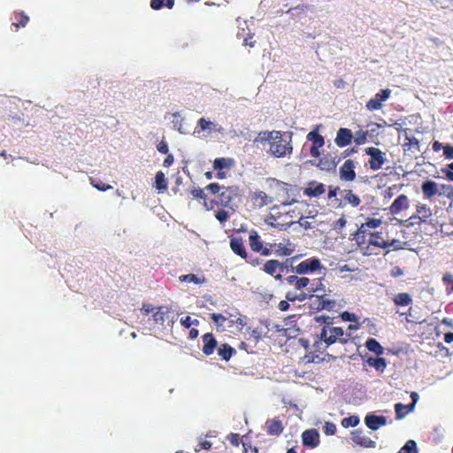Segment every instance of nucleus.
Returning a JSON list of instances; mask_svg holds the SVG:
<instances>
[{
	"mask_svg": "<svg viewBox=\"0 0 453 453\" xmlns=\"http://www.w3.org/2000/svg\"><path fill=\"white\" fill-rule=\"evenodd\" d=\"M229 246L231 250L240 257L247 260L248 252L244 245V240L242 237L235 234L230 237Z\"/></svg>",
	"mask_w": 453,
	"mask_h": 453,
	"instance_id": "nucleus-12",
	"label": "nucleus"
},
{
	"mask_svg": "<svg viewBox=\"0 0 453 453\" xmlns=\"http://www.w3.org/2000/svg\"><path fill=\"white\" fill-rule=\"evenodd\" d=\"M395 189H396V187L395 185L386 188L383 192L384 198H386V199L392 198L395 194Z\"/></svg>",
	"mask_w": 453,
	"mask_h": 453,
	"instance_id": "nucleus-64",
	"label": "nucleus"
},
{
	"mask_svg": "<svg viewBox=\"0 0 453 453\" xmlns=\"http://www.w3.org/2000/svg\"><path fill=\"white\" fill-rule=\"evenodd\" d=\"M224 187L219 186L218 183H211L205 187V189L211 194H219Z\"/></svg>",
	"mask_w": 453,
	"mask_h": 453,
	"instance_id": "nucleus-59",
	"label": "nucleus"
},
{
	"mask_svg": "<svg viewBox=\"0 0 453 453\" xmlns=\"http://www.w3.org/2000/svg\"><path fill=\"white\" fill-rule=\"evenodd\" d=\"M353 140L352 131L346 127L338 129L336 137L334 139L335 144L340 148H344L351 143Z\"/></svg>",
	"mask_w": 453,
	"mask_h": 453,
	"instance_id": "nucleus-17",
	"label": "nucleus"
},
{
	"mask_svg": "<svg viewBox=\"0 0 453 453\" xmlns=\"http://www.w3.org/2000/svg\"><path fill=\"white\" fill-rule=\"evenodd\" d=\"M215 217L220 223H224L228 220L229 213L226 210L220 209L216 211Z\"/></svg>",
	"mask_w": 453,
	"mask_h": 453,
	"instance_id": "nucleus-53",
	"label": "nucleus"
},
{
	"mask_svg": "<svg viewBox=\"0 0 453 453\" xmlns=\"http://www.w3.org/2000/svg\"><path fill=\"white\" fill-rule=\"evenodd\" d=\"M356 164L352 159H347L339 169L340 179L343 181L351 182L356 179Z\"/></svg>",
	"mask_w": 453,
	"mask_h": 453,
	"instance_id": "nucleus-11",
	"label": "nucleus"
},
{
	"mask_svg": "<svg viewBox=\"0 0 453 453\" xmlns=\"http://www.w3.org/2000/svg\"><path fill=\"white\" fill-rule=\"evenodd\" d=\"M197 127H199V129L196 130L197 133L208 131L209 134L211 132L220 131L221 129L217 123L206 119L205 118L199 119Z\"/></svg>",
	"mask_w": 453,
	"mask_h": 453,
	"instance_id": "nucleus-30",
	"label": "nucleus"
},
{
	"mask_svg": "<svg viewBox=\"0 0 453 453\" xmlns=\"http://www.w3.org/2000/svg\"><path fill=\"white\" fill-rule=\"evenodd\" d=\"M421 190L424 196L426 199H431L439 192L438 185L435 181L427 180L424 181L421 185Z\"/></svg>",
	"mask_w": 453,
	"mask_h": 453,
	"instance_id": "nucleus-29",
	"label": "nucleus"
},
{
	"mask_svg": "<svg viewBox=\"0 0 453 453\" xmlns=\"http://www.w3.org/2000/svg\"><path fill=\"white\" fill-rule=\"evenodd\" d=\"M442 282L447 286V292H453V275L450 273H446L442 276Z\"/></svg>",
	"mask_w": 453,
	"mask_h": 453,
	"instance_id": "nucleus-50",
	"label": "nucleus"
},
{
	"mask_svg": "<svg viewBox=\"0 0 453 453\" xmlns=\"http://www.w3.org/2000/svg\"><path fill=\"white\" fill-rule=\"evenodd\" d=\"M226 316V322H228V326H232L233 325H236L239 330H242L246 325V318L242 316L237 310L234 312H231L229 311H225L224 314Z\"/></svg>",
	"mask_w": 453,
	"mask_h": 453,
	"instance_id": "nucleus-20",
	"label": "nucleus"
},
{
	"mask_svg": "<svg viewBox=\"0 0 453 453\" xmlns=\"http://www.w3.org/2000/svg\"><path fill=\"white\" fill-rule=\"evenodd\" d=\"M307 140L312 142L310 149V154L313 157H319L320 155L319 149L325 144L324 137L319 134L318 128L313 129L307 134Z\"/></svg>",
	"mask_w": 453,
	"mask_h": 453,
	"instance_id": "nucleus-9",
	"label": "nucleus"
},
{
	"mask_svg": "<svg viewBox=\"0 0 453 453\" xmlns=\"http://www.w3.org/2000/svg\"><path fill=\"white\" fill-rule=\"evenodd\" d=\"M341 318L342 319V320L349 321V322H353V321H357V317L356 316V314L350 313L349 311L342 312L341 314Z\"/></svg>",
	"mask_w": 453,
	"mask_h": 453,
	"instance_id": "nucleus-62",
	"label": "nucleus"
},
{
	"mask_svg": "<svg viewBox=\"0 0 453 453\" xmlns=\"http://www.w3.org/2000/svg\"><path fill=\"white\" fill-rule=\"evenodd\" d=\"M351 440L355 444L364 448H374L376 442L366 436L362 430L357 429L351 433Z\"/></svg>",
	"mask_w": 453,
	"mask_h": 453,
	"instance_id": "nucleus-16",
	"label": "nucleus"
},
{
	"mask_svg": "<svg viewBox=\"0 0 453 453\" xmlns=\"http://www.w3.org/2000/svg\"><path fill=\"white\" fill-rule=\"evenodd\" d=\"M308 295L304 292L300 293L299 295H295L292 292H288L286 294V299L290 302H295L296 300L298 301H303L307 298Z\"/></svg>",
	"mask_w": 453,
	"mask_h": 453,
	"instance_id": "nucleus-51",
	"label": "nucleus"
},
{
	"mask_svg": "<svg viewBox=\"0 0 453 453\" xmlns=\"http://www.w3.org/2000/svg\"><path fill=\"white\" fill-rule=\"evenodd\" d=\"M249 245L253 252L259 253L261 256L268 257L273 254V250L264 246L261 236L254 229L249 233Z\"/></svg>",
	"mask_w": 453,
	"mask_h": 453,
	"instance_id": "nucleus-4",
	"label": "nucleus"
},
{
	"mask_svg": "<svg viewBox=\"0 0 453 453\" xmlns=\"http://www.w3.org/2000/svg\"><path fill=\"white\" fill-rule=\"evenodd\" d=\"M269 246V249L273 250V254L277 257H289L296 251L295 244L288 239L284 242L271 243Z\"/></svg>",
	"mask_w": 453,
	"mask_h": 453,
	"instance_id": "nucleus-10",
	"label": "nucleus"
},
{
	"mask_svg": "<svg viewBox=\"0 0 453 453\" xmlns=\"http://www.w3.org/2000/svg\"><path fill=\"white\" fill-rule=\"evenodd\" d=\"M311 280L307 277H299L296 283L295 284V288L296 289H303L308 288L310 285Z\"/></svg>",
	"mask_w": 453,
	"mask_h": 453,
	"instance_id": "nucleus-52",
	"label": "nucleus"
},
{
	"mask_svg": "<svg viewBox=\"0 0 453 453\" xmlns=\"http://www.w3.org/2000/svg\"><path fill=\"white\" fill-rule=\"evenodd\" d=\"M265 428L268 434L278 436L283 432L284 426L280 418H273L265 422Z\"/></svg>",
	"mask_w": 453,
	"mask_h": 453,
	"instance_id": "nucleus-27",
	"label": "nucleus"
},
{
	"mask_svg": "<svg viewBox=\"0 0 453 453\" xmlns=\"http://www.w3.org/2000/svg\"><path fill=\"white\" fill-rule=\"evenodd\" d=\"M152 320L155 324L158 325H163L165 321L173 324L174 311L170 306L161 305L157 307V311L153 313Z\"/></svg>",
	"mask_w": 453,
	"mask_h": 453,
	"instance_id": "nucleus-7",
	"label": "nucleus"
},
{
	"mask_svg": "<svg viewBox=\"0 0 453 453\" xmlns=\"http://www.w3.org/2000/svg\"><path fill=\"white\" fill-rule=\"evenodd\" d=\"M365 347L371 352H373L377 356H380L383 353V348L380 343L374 338H369L365 342Z\"/></svg>",
	"mask_w": 453,
	"mask_h": 453,
	"instance_id": "nucleus-37",
	"label": "nucleus"
},
{
	"mask_svg": "<svg viewBox=\"0 0 453 453\" xmlns=\"http://www.w3.org/2000/svg\"><path fill=\"white\" fill-rule=\"evenodd\" d=\"M367 363L378 371H383L387 366V362L384 357H370Z\"/></svg>",
	"mask_w": 453,
	"mask_h": 453,
	"instance_id": "nucleus-38",
	"label": "nucleus"
},
{
	"mask_svg": "<svg viewBox=\"0 0 453 453\" xmlns=\"http://www.w3.org/2000/svg\"><path fill=\"white\" fill-rule=\"evenodd\" d=\"M300 257V256H295V257H292L290 258H287L285 261L283 262H280V273H288L289 271V268L292 269L293 266V263L294 261H296V259H298Z\"/></svg>",
	"mask_w": 453,
	"mask_h": 453,
	"instance_id": "nucleus-43",
	"label": "nucleus"
},
{
	"mask_svg": "<svg viewBox=\"0 0 453 453\" xmlns=\"http://www.w3.org/2000/svg\"><path fill=\"white\" fill-rule=\"evenodd\" d=\"M409 205V197L402 194L396 197L388 209L392 215H398L402 211L408 209Z\"/></svg>",
	"mask_w": 453,
	"mask_h": 453,
	"instance_id": "nucleus-18",
	"label": "nucleus"
},
{
	"mask_svg": "<svg viewBox=\"0 0 453 453\" xmlns=\"http://www.w3.org/2000/svg\"><path fill=\"white\" fill-rule=\"evenodd\" d=\"M369 235V248L371 250H386L388 245V241L383 239L382 233L376 231L371 232L368 234Z\"/></svg>",
	"mask_w": 453,
	"mask_h": 453,
	"instance_id": "nucleus-13",
	"label": "nucleus"
},
{
	"mask_svg": "<svg viewBox=\"0 0 453 453\" xmlns=\"http://www.w3.org/2000/svg\"><path fill=\"white\" fill-rule=\"evenodd\" d=\"M91 184L94 188L100 191H106L112 188V186L105 184L104 182H96L95 180H91Z\"/></svg>",
	"mask_w": 453,
	"mask_h": 453,
	"instance_id": "nucleus-60",
	"label": "nucleus"
},
{
	"mask_svg": "<svg viewBox=\"0 0 453 453\" xmlns=\"http://www.w3.org/2000/svg\"><path fill=\"white\" fill-rule=\"evenodd\" d=\"M350 338L349 334H345L344 330L340 326H325L320 332V339L329 346L335 342L346 344Z\"/></svg>",
	"mask_w": 453,
	"mask_h": 453,
	"instance_id": "nucleus-2",
	"label": "nucleus"
},
{
	"mask_svg": "<svg viewBox=\"0 0 453 453\" xmlns=\"http://www.w3.org/2000/svg\"><path fill=\"white\" fill-rule=\"evenodd\" d=\"M398 453H418L416 441L413 440L407 441Z\"/></svg>",
	"mask_w": 453,
	"mask_h": 453,
	"instance_id": "nucleus-44",
	"label": "nucleus"
},
{
	"mask_svg": "<svg viewBox=\"0 0 453 453\" xmlns=\"http://www.w3.org/2000/svg\"><path fill=\"white\" fill-rule=\"evenodd\" d=\"M174 5V0H151L150 7L153 10H160L163 6L172 9Z\"/></svg>",
	"mask_w": 453,
	"mask_h": 453,
	"instance_id": "nucleus-40",
	"label": "nucleus"
},
{
	"mask_svg": "<svg viewBox=\"0 0 453 453\" xmlns=\"http://www.w3.org/2000/svg\"><path fill=\"white\" fill-rule=\"evenodd\" d=\"M210 318L216 326L218 329L224 330L225 329V322L226 316L221 314V313H211Z\"/></svg>",
	"mask_w": 453,
	"mask_h": 453,
	"instance_id": "nucleus-39",
	"label": "nucleus"
},
{
	"mask_svg": "<svg viewBox=\"0 0 453 453\" xmlns=\"http://www.w3.org/2000/svg\"><path fill=\"white\" fill-rule=\"evenodd\" d=\"M323 268L321 261L318 257H311L292 267V272L299 275H306Z\"/></svg>",
	"mask_w": 453,
	"mask_h": 453,
	"instance_id": "nucleus-3",
	"label": "nucleus"
},
{
	"mask_svg": "<svg viewBox=\"0 0 453 453\" xmlns=\"http://www.w3.org/2000/svg\"><path fill=\"white\" fill-rule=\"evenodd\" d=\"M393 302L396 306H407L411 304L412 298L408 293H399L393 297Z\"/></svg>",
	"mask_w": 453,
	"mask_h": 453,
	"instance_id": "nucleus-36",
	"label": "nucleus"
},
{
	"mask_svg": "<svg viewBox=\"0 0 453 453\" xmlns=\"http://www.w3.org/2000/svg\"><path fill=\"white\" fill-rule=\"evenodd\" d=\"M261 142H269V151L275 157H284L293 151L292 133L280 131H265L259 133Z\"/></svg>",
	"mask_w": 453,
	"mask_h": 453,
	"instance_id": "nucleus-1",
	"label": "nucleus"
},
{
	"mask_svg": "<svg viewBox=\"0 0 453 453\" xmlns=\"http://www.w3.org/2000/svg\"><path fill=\"white\" fill-rule=\"evenodd\" d=\"M319 298V310H332L335 306V301L325 299V297H318Z\"/></svg>",
	"mask_w": 453,
	"mask_h": 453,
	"instance_id": "nucleus-45",
	"label": "nucleus"
},
{
	"mask_svg": "<svg viewBox=\"0 0 453 453\" xmlns=\"http://www.w3.org/2000/svg\"><path fill=\"white\" fill-rule=\"evenodd\" d=\"M238 197L237 190L232 187H224L219 194L217 200L214 201L216 204L223 207H229L233 209L234 202Z\"/></svg>",
	"mask_w": 453,
	"mask_h": 453,
	"instance_id": "nucleus-5",
	"label": "nucleus"
},
{
	"mask_svg": "<svg viewBox=\"0 0 453 453\" xmlns=\"http://www.w3.org/2000/svg\"><path fill=\"white\" fill-rule=\"evenodd\" d=\"M341 158L336 160V157H332L331 155H326L319 160L318 167L323 171H331L334 170L340 162Z\"/></svg>",
	"mask_w": 453,
	"mask_h": 453,
	"instance_id": "nucleus-28",
	"label": "nucleus"
},
{
	"mask_svg": "<svg viewBox=\"0 0 453 453\" xmlns=\"http://www.w3.org/2000/svg\"><path fill=\"white\" fill-rule=\"evenodd\" d=\"M173 124L174 128H176L180 134H184L185 131L182 128V123L184 121V118H182L179 112L173 113Z\"/></svg>",
	"mask_w": 453,
	"mask_h": 453,
	"instance_id": "nucleus-48",
	"label": "nucleus"
},
{
	"mask_svg": "<svg viewBox=\"0 0 453 453\" xmlns=\"http://www.w3.org/2000/svg\"><path fill=\"white\" fill-rule=\"evenodd\" d=\"M280 261L277 259H271L266 261L264 264L263 271L273 276L276 280H282V274L280 273H276L277 271H280Z\"/></svg>",
	"mask_w": 453,
	"mask_h": 453,
	"instance_id": "nucleus-25",
	"label": "nucleus"
},
{
	"mask_svg": "<svg viewBox=\"0 0 453 453\" xmlns=\"http://www.w3.org/2000/svg\"><path fill=\"white\" fill-rule=\"evenodd\" d=\"M190 193L194 198L205 200L207 197L206 194L204 193V189L200 188H194Z\"/></svg>",
	"mask_w": 453,
	"mask_h": 453,
	"instance_id": "nucleus-55",
	"label": "nucleus"
},
{
	"mask_svg": "<svg viewBox=\"0 0 453 453\" xmlns=\"http://www.w3.org/2000/svg\"><path fill=\"white\" fill-rule=\"evenodd\" d=\"M342 199L346 203L350 204L352 207H358L360 205V197L354 194L351 189H345L342 191Z\"/></svg>",
	"mask_w": 453,
	"mask_h": 453,
	"instance_id": "nucleus-33",
	"label": "nucleus"
},
{
	"mask_svg": "<svg viewBox=\"0 0 453 453\" xmlns=\"http://www.w3.org/2000/svg\"><path fill=\"white\" fill-rule=\"evenodd\" d=\"M368 132L358 130L355 133V136H353L354 142L357 145L364 144L367 140Z\"/></svg>",
	"mask_w": 453,
	"mask_h": 453,
	"instance_id": "nucleus-49",
	"label": "nucleus"
},
{
	"mask_svg": "<svg viewBox=\"0 0 453 453\" xmlns=\"http://www.w3.org/2000/svg\"><path fill=\"white\" fill-rule=\"evenodd\" d=\"M324 433L326 435H334L336 433V426L332 422H326L324 426Z\"/></svg>",
	"mask_w": 453,
	"mask_h": 453,
	"instance_id": "nucleus-57",
	"label": "nucleus"
},
{
	"mask_svg": "<svg viewBox=\"0 0 453 453\" xmlns=\"http://www.w3.org/2000/svg\"><path fill=\"white\" fill-rule=\"evenodd\" d=\"M323 278H319L313 280L311 287L309 288L308 296L325 297L326 296V286L323 283Z\"/></svg>",
	"mask_w": 453,
	"mask_h": 453,
	"instance_id": "nucleus-24",
	"label": "nucleus"
},
{
	"mask_svg": "<svg viewBox=\"0 0 453 453\" xmlns=\"http://www.w3.org/2000/svg\"><path fill=\"white\" fill-rule=\"evenodd\" d=\"M353 240L356 242L360 252L366 257L379 255V250H371L369 248V238L366 239V235H356L353 234Z\"/></svg>",
	"mask_w": 453,
	"mask_h": 453,
	"instance_id": "nucleus-15",
	"label": "nucleus"
},
{
	"mask_svg": "<svg viewBox=\"0 0 453 453\" xmlns=\"http://www.w3.org/2000/svg\"><path fill=\"white\" fill-rule=\"evenodd\" d=\"M390 96L391 90L389 88L381 89L374 96V97L371 98L366 103V109L370 111L380 110L383 106V103L386 102Z\"/></svg>",
	"mask_w": 453,
	"mask_h": 453,
	"instance_id": "nucleus-8",
	"label": "nucleus"
},
{
	"mask_svg": "<svg viewBox=\"0 0 453 453\" xmlns=\"http://www.w3.org/2000/svg\"><path fill=\"white\" fill-rule=\"evenodd\" d=\"M365 226L369 228H377L382 224V220L380 219H370L368 218L365 222Z\"/></svg>",
	"mask_w": 453,
	"mask_h": 453,
	"instance_id": "nucleus-54",
	"label": "nucleus"
},
{
	"mask_svg": "<svg viewBox=\"0 0 453 453\" xmlns=\"http://www.w3.org/2000/svg\"><path fill=\"white\" fill-rule=\"evenodd\" d=\"M211 442L207 441V440H202L199 441V443L197 444V446L196 447L195 450L196 452L202 450V449H205V450H209L211 449Z\"/></svg>",
	"mask_w": 453,
	"mask_h": 453,
	"instance_id": "nucleus-56",
	"label": "nucleus"
},
{
	"mask_svg": "<svg viewBox=\"0 0 453 453\" xmlns=\"http://www.w3.org/2000/svg\"><path fill=\"white\" fill-rule=\"evenodd\" d=\"M235 352V349L227 343L221 344L218 348L219 356L225 361H228Z\"/></svg>",
	"mask_w": 453,
	"mask_h": 453,
	"instance_id": "nucleus-34",
	"label": "nucleus"
},
{
	"mask_svg": "<svg viewBox=\"0 0 453 453\" xmlns=\"http://www.w3.org/2000/svg\"><path fill=\"white\" fill-rule=\"evenodd\" d=\"M12 26L16 30L25 27L29 21V17L24 12H14L12 14Z\"/></svg>",
	"mask_w": 453,
	"mask_h": 453,
	"instance_id": "nucleus-31",
	"label": "nucleus"
},
{
	"mask_svg": "<svg viewBox=\"0 0 453 453\" xmlns=\"http://www.w3.org/2000/svg\"><path fill=\"white\" fill-rule=\"evenodd\" d=\"M414 408V403H411L408 405H404L401 403H398L395 405V418L402 419L407 413L411 411Z\"/></svg>",
	"mask_w": 453,
	"mask_h": 453,
	"instance_id": "nucleus-35",
	"label": "nucleus"
},
{
	"mask_svg": "<svg viewBox=\"0 0 453 453\" xmlns=\"http://www.w3.org/2000/svg\"><path fill=\"white\" fill-rule=\"evenodd\" d=\"M346 219L344 216H342L340 219L335 220L333 224L334 229L337 231H341L346 226Z\"/></svg>",
	"mask_w": 453,
	"mask_h": 453,
	"instance_id": "nucleus-58",
	"label": "nucleus"
},
{
	"mask_svg": "<svg viewBox=\"0 0 453 453\" xmlns=\"http://www.w3.org/2000/svg\"><path fill=\"white\" fill-rule=\"evenodd\" d=\"M303 444L310 448H315L319 444V434L312 428L305 430L302 434Z\"/></svg>",
	"mask_w": 453,
	"mask_h": 453,
	"instance_id": "nucleus-22",
	"label": "nucleus"
},
{
	"mask_svg": "<svg viewBox=\"0 0 453 453\" xmlns=\"http://www.w3.org/2000/svg\"><path fill=\"white\" fill-rule=\"evenodd\" d=\"M155 183L156 188L158 190H166L167 189V180L165 177V174L163 172L159 171L156 173L155 176Z\"/></svg>",
	"mask_w": 453,
	"mask_h": 453,
	"instance_id": "nucleus-41",
	"label": "nucleus"
},
{
	"mask_svg": "<svg viewBox=\"0 0 453 453\" xmlns=\"http://www.w3.org/2000/svg\"><path fill=\"white\" fill-rule=\"evenodd\" d=\"M432 216V210L426 204L419 203L417 205L416 214L410 218L411 224L419 222H426Z\"/></svg>",
	"mask_w": 453,
	"mask_h": 453,
	"instance_id": "nucleus-19",
	"label": "nucleus"
},
{
	"mask_svg": "<svg viewBox=\"0 0 453 453\" xmlns=\"http://www.w3.org/2000/svg\"><path fill=\"white\" fill-rule=\"evenodd\" d=\"M443 156L447 159H453V146L450 144H446L443 146Z\"/></svg>",
	"mask_w": 453,
	"mask_h": 453,
	"instance_id": "nucleus-61",
	"label": "nucleus"
},
{
	"mask_svg": "<svg viewBox=\"0 0 453 453\" xmlns=\"http://www.w3.org/2000/svg\"><path fill=\"white\" fill-rule=\"evenodd\" d=\"M203 343V353L206 356L211 355L218 346V342L212 333H206L202 336Z\"/></svg>",
	"mask_w": 453,
	"mask_h": 453,
	"instance_id": "nucleus-23",
	"label": "nucleus"
},
{
	"mask_svg": "<svg viewBox=\"0 0 453 453\" xmlns=\"http://www.w3.org/2000/svg\"><path fill=\"white\" fill-rule=\"evenodd\" d=\"M326 192V187L323 183L311 180L308 182L307 187L303 189V194L309 197H319Z\"/></svg>",
	"mask_w": 453,
	"mask_h": 453,
	"instance_id": "nucleus-21",
	"label": "nucleus"
},
{
	"mask_svg": "<svg viewBox=\"0 0 453 453\" xmlns=\"http://www.w3.org/2000/svg\"><path fill=\"white\" fill-rule=\"evenodd\" d=\"M250 199L255 208H262L273 202V199L264 191L255 190L250 192Z\"/></svg>",
	"mask_w": 453,
	"mask_h": 453,
	"instance_id": "nucleus-14",
	"label": "nucleus"
},
{
	"mask_svg": "<svg viewBox=\"0 0 453 453\" xmlns=\"http://www.w3.org/2000/svg\"><path fill=\"white\" fill-rule=\"evenodd\" d=\"M233 160L231 158L219 157L213 162V167L215 170H222L224 168H230Z\"/></svg>",
	"mask_w": 453,
	"mask_h": 453,
	"instance_id": "nucleus-42",
	"label": "nucleus"
},
{
	"mask_svg": "<svg viewBox=\"0 0 453 453\" xmlns=\"http://www.w3.org/2000/svg\"><path fill=\"white\" fill-rule=\"evenodd\" d=\"M316 321L321 324L324 323L326 326H330V325L333 323V319L329 316L321 315L316 317Z\"/></svg>",
	"mask_w": 453,
	"mask_h": 453,
	"instance_id": "nucleus-63",
	"label": "nucleus"
},
{
	"mask_svg": "<svg viewBox=\"0 0 453 453\" xmlns=\"http://www.w3.org/2000/svg\"><path fill=\"white\" fill-rule=\"evenodd\" d=\"M359 423V418L357 416H349L348 418H342V426L345 428H348V427H354L356 426H357Z\"/></svg>",
	"mask_w": 453,
	"mask_h": 453,
	"instance_id": "nucleus-47",
	"label": "nucleus"
},
{
	"mask_svg": "<svg viewBox=\"0 0 453 453\" xmlns=\"http://www.w3.org/2000/svg\"><path fill=\"white\" fill-rule=\"evenodd\" d=\"M179 280L181 282H193L195 284H201L204 281L203 279H200L197 275L193 273L181 275L179 277Z\"/></svg>",
	"mask_w": 453,
	"mask_h": 453,
	"instance_id": "nucleus-46",
	"label": "nucleus"
},
{
	"mask_svg": "<svg viewBox=\"0 0 453 453\" xmlns=\"http://www.w3.org/2000/svg\"><path fill=\"white\" fill-rule=\"evenodd\" d=\"M366 155L370 156L368 161L370 169L377 171L382 167L386 162L385 153L375 147H368L365 150Z\"/></svg>",
	"mask_w": 453,
	"mask_h": 453,
	"instance_id": "nucleus-6",
	"label": "nucleus"
},
{
	"mask_svg": "<svg viewBox=\"0 0 453 453\" xmlns=\"http://www.w3.org/2000/svg\"><path fill=\"white\" fill-rule=\"evenodd\" d=\"M311 9L309 4H298L295 7H291L288 10V13L293 19H300L306 14V12Z\"/></svg>",
	"mask_w": 453,
	"mask_h": 453,
	"instance_id": "nucleus-32",
	"label": "nucleus"
},
{
	"mask_svg": "<svg viewBox=\"0 0 453 453\" xmlns=\"http://www.w3.org/2000/svg\"><path fill=\"white\" fill-rule=\"evenodd\" d=\"M365 423L368 428L371 430H377L380 426H385L387 424V418L384 416H376V415H367L365 418Z\"/></svg>",
	"mask_w": 453,
	"mask_h": 453,
	"instance_id": "nucleus-26",
	"label": "nucleus"
}]
</instances>
